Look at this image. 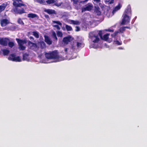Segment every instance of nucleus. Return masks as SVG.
<instances>
[{
    "label": "nucleus",
    "instance_id": "1",
    "mask_svg": "<svg viewBox=\"0 0 147 147\" xmlns=\"http://www.w3.org/2000/svg\"><path fill=\"white\" fill-rule=\"evenodd\" d=\"M119 32L118 31H116L113 34H111L110 37L109 36L110 34H107L104 35L102 37L101 32L100 31H95L89 33V37L92 41L94 43H97L99 41L100 39L99 36H100L102 39L110 42L113 40L112 38H115Z\"/></svg>",
    "mask_w": 147,
    "mask_h": 147
},
{
    "label": "nucleus",
    "instance_id": "2",
    "mask_svg": "<svg viewBox=\"0 0 147 147\" xmlns=\"http://www.w3.org/2000/svg\"><path fill=\"white\" fill-rule=\"evenodd\" d=\"M131 16V7L128 6L123 15V19L121 23L122 25H125L129 22Z\"/></svg>",
    "mask_w": 147,
    "mask_h": 147
},
{
    "label": "nucleus",
    "instance_id": "3",
    "mask_svg": "<svg viewBox=\"0 0 147 147\" xmlns=\"http://www.w3.org/2000/svg\"><path fill=\"white\" fill-rule=\"evenodd\" d=\"M45 57L47 59H53V61L51 62H57L62 60L56 51L46 53L45 54Z\"/></svg>",
    "mask_w": 147,
    "mask_h": 147
},
{
    "label": "nucleus",
    "instance_id": "4",
    "mask_svg": "<svg viewBox=\"0 0 147 147\" xmlns=\"http://www.w3.org/2000/svg\"><path fill=\"white\" fill-rule=\"evenodd\" d=\"M84 46V44L82 40H77L76 43H74L71 47L73 51L76 50L78 49L82 48Z\"/></svg>",
    "mask_w": 147,
    "mask_h": 147
},
{
    "label": "nucleus",
    "instance_id": "5",
    "mask_svg": "<svg viewBox=\"0 0 147 147\" xmlns=\"http://www.w3.org/2000/svg\"><path fill=\"white\" fill-rule=\"evenodd\" d=\"M8 59L11 61L16 62H20L22 61L21 59L19 57H16L14 54H11L8 58Z\"/></svg>",
    "mask_w": 147,
    "mask_h": 147
},
{
    "label": "nucleus",
    "instance_id": "6",
    "mask_svg": "<svg viewBox=\"0 0 147 147\" xmlns=\"http://www.w3.org/2000/svg\"><path fill=\"white\" fill-rule=\"evenodd\" d=\"M19 45V48L20 50H24L25 49L26 47L23 46V45L26 43L25 40H22L19 39L18 38L16 39Z\"/></svg>",
    "mask_w": 147,
    "mask_h": 147
},
{
    "label": "nucleus",
    "instance_id": "7",
    "mask_svg": "<svg viewBox=\"0 0 147 147\" xmlns=\"http://www.w3.org/2000/svg\"><path fill=\"white\" fill-rule=\"evenodd\" d=\"M11 11L15 14H22L25 13L24 9L23 8L20 9L17 7L13 8L11 10Z\"/></svg>",
    "mask_w": 147,
    "mask_h": 147
},
{
    "label": "nucleus",
    "instance_id": "8",
    "mask_svg": "<svg viewBox=\"0 0 147 147\" xmlns=\"http://www.w3.org/2000/svg\"><path fill=\"white\" fill-rule=\"evenodd\" d=\"M13 5L15 7L25 6V4L22 3L21 0H13Z\"/></svg>",
    "mask_w": 147,
    "mask_h": 147
},
{
    "label": "nucleus",
    "instance_id": "9",
    "mask_svg": "<svg viewBox=\"0 0 147 147\" xmlns=\"http://www.w3.org/2000/svg\"><path fill=\"white\" fill-rule=\"evenodd\" d=\"M93 8V5L90 3H88L86 5L85 7L82 8V11L83 12L86 11H90Z\"/></svg>",
    "mask_w": 147,
    "mask_h": 147
},
{
    "label": "nucleus",
    "instance_id": "10",
    "mask_svg": "<svg viewBox=\"0 0 147 147\" xmlns=\"http://www.w3.org/2000/svg\"><path fill=\"white\" fill-rule=\"evenodd\" d=\"M73 2L74 5L75 7L77 9H78L80 7L81 5L80 3L82 1L80 0H71Z\"/></svg>",
    "mask_w": 147,
    "mask_h": 147
},
{
    "label": "nucleus",
    "instance_id": "11",
    "mask_svg": "<svg viewBox=\"0 0 147 147\" xmlns=\"http://www.w3.org/2000/svg\"><path fill=\"white\" fill-rule=\"evenodd\" d=\"M9 41V40L7 38H0V44L3 46H7Z\"/></svg>",
    "mask_w": 147,
    "mask_h": 147
},
{
    "label": "nucleus",
    "instance_id": "12",
    "mask_svg": "<svg viewBox=\"0 0 147 147\" xmlns=\"http://www.w3.org/2000/svg\"><path fill=\"white\" fill-rule=\"evenodd\" d=\"M53 26L54 27L56 28L57 29L60 30V27L59 26H61L62 24L59 21H53Z\"/></svg>",
    "mask_w": 147,
    "mask_h": 147
},
{
    "label": "nucleus",
    "instance_id": "13",
    "mask_svg": "<svg viewBox=\"0 0 147 147\" xmlns=\"http://www.w3.org/2000/svg\"><path fill=\"white\" fill-rule=\"evenodd\" d=\"M28 45L30 47L31 49L34 51H36L38 49V47L36 44L32 43L31 42H29Z\"/></svg>",
    "mask_w": 147,
    "mask_h": 147
},
{
    "label": "nucleus",
    "instance_id": "14",
    "mask_svg": "<svg viewBox=\"0 0 147 147\" xmlns=\"http://www.w3.org/2000/svg\"><path fill=\"white\" fill-rule=\"evenodd\" d=\"M73 39V38L70 36L64 38L63 40V42L64 44L67 45Z\"/></svg>",
    "mask_w": 147,
    "mask_h": 147
},
{
    "label": "nucleus",
    "instance_id": "15",
    "mask_svg": "<svg viewBox=\"0 0 147 147\" xmlns=\"http://www.w3.org/2000/svg\"><path fill=\"white\" fill-rule=\"evenodd\" d=\"M1 26L2 27L5 26L9 23V21L7 19H2L0 20Z\"/></svg>",
    "mask_w": 147,
    "mask_h": 147
},
{
    "label": "nucleus",
    "instance_id": "16",
    "mask_svg": "<svg viewBox=\"0 0 147 147\" xmlns=\"http://www.w3.org/2000/svg\"><path fill=\"white\" fill-rule=\"evenodd\" d=\"M122 6V5L119 3L118 5L116 6L114 9L112 11V13L113 14L116 11L119 9Z\"/></svg>",
    "mask_w": 147,
    "mask_h": 147
},
{
    "label": "nucleus",
    "instance_id": "17",
    "mask_svg": "<svg viewBox=\"0 0 147 147\" xmlns=\"http://www.w3.org/2000/svg\"><path fill=\"white\" fill-rule=\"evenodd\" d=\"M45 38V42L48 45H50L52 44V41L51 40L50 38L48 36H44Z\"/></svg>",
    "mask_w": 147,
    "mask_h": 147
},
{
    "label": "nucleus",
    "instance_id": "18",
    "mask_svg": "<svg viewBox=\"0 0 147 147\" xmlns=\"http://www.w3.org/2000/svg\"><path fill=\"white\" fill-rule=\"evenodd\" d=\"M7 6L6 3H3L0 5V13L3 11Z\"/></svg>",
    "mask_w": 147,
    "mask_h": 147
},
{
    "label": "nucleus",
    "instance_id": "19",
    "mask_svg": "<svg viewBox=\"0 0 147 147\" xmlns=\"http://www.w3.org/2000/svg\"><path fill=\"white\" fill-rule=\"evenodd\" d=\"M69 22L70 24L76 25H79L80 24V22L78 20H69Z\"/></svg>",
    "mask_w": 147,
    "mask_h": 147
},
{
    "label": "nucleus",
    "instance_id": "20",
    "mask_svg": "<svg viewBox=\"0 0 147 147\" xmlns=\"http://www.w3.org/2000/svg\"><path fill=\"white\" fill-rule=\"evenodd\" d=\"M23 60L27 61H30V58L29 57V55L26 54H24L23 55Z\"/></svg>",
    "mask_w": 147,
    "mask_h": 147
},
{
    "label": "nucleus",
    "instance_id": "21",
    "mask_svg": "<svg viewBox=\"0 0 147 147\" xmlns=\"http://www.w3.org/2000/svg\"><path fill=\"white\" fill-rule=\"evenodd\" d=\"M45 11L49 14H53L55 13V11L54 10L47 9L45 10Z\"/></svg>",
    "mask_w": 147,
    "mask_h": 147
},
{
    "label": "nucleus",
    "instance_id": "22",
    "mask_svg": "<svg viewBox=\"0 0 147 147\" xmlns=\"http://www.w3.org/2000/svg\"><path fill=\"white\" fill-rule=\"evenodd\" d=\"M28 17L29 18H38V16L36 14L31 13L28 14Z\"/></svg>",
    "mask_w": 147,
    "mask_h": 147
},
{
    "label": "nucleus",
    "instance_id": "23",
    "mask_svg": "<svg viewBox=\"0 0 147 147\" xmlns=\"http://www.w3.org/2000/svg\"><path fill=\"white\" fill-rule=\"evenodd\" d=\"M2 51L3 52V54L4 55H7L9 52V51L7 49H2Z\"/></svg>",
    "mask_w": 147,
    "mask_h": 147
},
{
    "label": "nucleus",
    "instance_id": "24",
    "mask_svg": "<svg viewBox=\"0 0 147 147\" xmlns=\"http://www.w3.org/2000/svg\"><path fill=\"white\" fill-rule=\"evenodd\" d=\"M33 35L36 38H38L39 37L38 33L37 31H34L32 32Z\"/></svg>",
    "mask_w": 147,
    "mask_h": 147
},
{
    "label": "nucleus",
    "instance_id": "25",
    "mask_svg": "<svg viewBox=\"0 0 147 147\" xmlns=\"http://www.w3.org/2000/svg\"><path fill=\"white\" fill-rule=\"evenodd\" d=\"M57 1V0H47L46 1V2L48 4H50L55 2Z\"/></svg>",
    "mask_w": 147,
    "mask_h": 147
},
{
    "label": "nucleus",
    "instance_id": "26",
    "mask_svg": "<svg viewBox=\"0 0 147 147\" xmlns=\"http://www.w3.org/2000/svg\"><path fill=\"white\" fill-rule=\"evenodd\" d=\"M52 35L54 39H55L56 40H57V38L56 36V33L54 31L52 32Z\"/></svg>",
    "mask_w": 147,
    "mask_h": 147
},
{
    "label": "nucleus",
    "instance_id": "27",
    "mask_svg": "<svg viewBox=\"0 0 147 147\" xmlns=\"http://www.w3.org/2000/svg\"><path fill=\"white\" fill-rule=\"evenodd\" d=\"M36 1L39 3L45 4L46 2L44 0H36Z\"/></svg>",
    "mask_w": 147,
    "mask_h": 147
},
{
    "label": "nucleus",
    "instance_id": "28",
    "mask_svg": "<svg viewBox=\"0 0 147 147\" xmlns=\"http://www.w3.org/2000/svg\"><path fill=\"white\" fill-rule=\"evenodd\" d=\"M114 43L115 44H117L119 45H120L121 44V42H119L117 40H114Z\"/></svg>",
    "mask_w": 147,
    "mask_h": 147
},
{
    "label": "nucleus",
    "instance_id": "29",
    "mask_svg": "<svg viewBox=\"0 0 147 147\" xmlns=\"http://www.w3.org/2000/svg\"><path fill=\"white\" fill-rule=\"evenodd\" d=\"M65 28L68 31H71L72 30V28L70 26L67 25L65 26Z\"/></svg>",
    "mask_w": 147,
    "mask_h": 147
},
{
    "label": "nucleus",
    "instance_id": "30",
    "mask_svg": "<svg viewBox=\"0 0 147 147\" xmlns=\"http://www.w3.org/2000/svg\"><path fill=\"white\" fill-rule=\"evenodd\" d=\"M8 42V46L9 47L11 48L14 46V44L13 42L9 41Z\"/></svg>",
    "mask_w": 147,
    "mask_h": 147
},
{
    "label": "nucleus",
    "instance_id": "31",
    "mask_svg": "<svg viewBox=\"0 0 147 147\" xmlns=\"http://www.w3.org/2000/svg\"><path fill=\"white\" fill-rule=\"evenodd\" d=\"M57 36L58 37H61L62 36L63 34H62V32H61L60 31H57Z\"/></svg>",
    "mask_w": 147,
    "mask_h": 147
},
{
    "label": "nucleus",
    "instance_id": "32",
    "mask_svg": "<svg viewBox=\"0 0 147 147\" xmlns=\"http://www.w3.org/2000/svg\"><path fill=\"white\" fill-rule=\"evenodd\" d=\"M40 44L42 48H43L45 47V44L43 41L41 42H40Z\"/></svg>",
    "mask_w": 147,
    "mask_h": 147
},
{
    "label": "nucleus",
    "instance_id": "33",
    "mask_svg": "<svg viewBox=\"0 0 147 147\" xmlns=\"http://www.w3.org/2000/svg\"><path fill=\"white\" fill-rule=\"evenodd\" d=\"M125 30L124 27L121 28L119 29V32L121 33L123 32Z\"/></svg>",
    "mask_w": 147,
    "mask_h": 147
},
{
    "label": "nucleus",
    "instance_id": "34",
    "mask_svg": "<svg viewBox=\"0 0 147 147\" xmlns=\"http://www.w3.org/2000/svg\"><path fill=\"white\" fill-rule=\"evenodd\" d=\"M62 3H63L62 2H60L59 3L56 2L55 3V5L59 7L61 6V5L62 4Z\"/></svg>",
    "mask_w": 147,
    "mask_h": 147
},
{
    "label": "nucleus",
    "instance_id": "35",
    "mask_svg": "<svg viewBox=\"0 0 147 147\" xmlns=\"http://www.w3.org/2000/svg\"><path fill=\"white\" fill-rule=\"evenodd\" d=\"M18 22L20 24H23V22L21 19H19L18 20Z\"/></svg>",
    "mask_w": 147,
    "mask_h": 147
},
{
    "label": "nucleus",
    "instance_id": "36",
    "mask_svg": "<svg viewBox=\"0 0 147 147\" xmlns=\"http://www.w3.org/2000/svg\"><path fill=\"white\" fill-rule=\"evenodd\" d=\"M75 30L76 31H78L80 30V28L78 26H76V27Z\"/></svg>",
    "mask_w": 147,
    "mask_h": 147
},
{
    "label": "nucleus",
    "instance_id": "37",
    "mask_svg": "<svg viewBox=\"0 0 147 147\" xmlns=\"http://www.w3.org/2000/svg\"><path fill=\"white\" fill-rule=\"evenodd\" d=\"M94 1L97 3H99L100 2V0H94Z\"/></svg>",
    "mask_w": 147,
    "mask_h": 147
},
{
    "label": "nucleus",
    "instance_id": "38",
    "mask_svg": "<svg viewBox=\"0 0 147 147\" xmlns=\"http://www.w3.org/2000/svg\"><path fill=\"white\" fill-rule=\"evenodd\" d=\"M113 3V0H111V1L109 3L110 4H111Z\"/></svg>",
    "mask_w": 147,
    "mask_h": 147
},
{
    "label": "nucleus",
    "instance_id": "39",
    "mask_svg": "<svg viewBox=\"0 0 147 147\" xmlns=\"http://www.w3.org/2000/svg\"><path fill=\"white\" fill-rule=\"evenodd\" d=\"M76 56H75V57H72V58H71L70 59H69V60H70V59H74V58H76Z\"/></svg>",
    "mask_w": 147,
    "mask_h": 147
},
{
    "label": "nucleus",
    "instance_id": "40",
    "mask_svg": "<svg viewBox=\"0 0 147 147\" xmlns=\"http://www.w3.org/2000/svg\"><path fill=\"white\" fill-rule=\"evenodd\" d=\"M68 49L67 48H65V52H67V51H68Z\"/></svg>",
    "mask_w": 147,
    "mask_h": 147
},
{
    "label": "nucleus",
    "instance_id": "41",
    "mask_svg": "<svg viewBox=\"0 0 147 147\" xmlns=\"http://www.w3.org/2000/svg\"><path fill=\"white\" fill-rule=\"evenodd\" d=\"M108 31H109V32H113V30H110V29H109L108 30Z\"/></svg>",
    "mask_w": 147,
    "mask_h": 147
},
{
    "label": "nucleus",
    "instance_id": "42",
    "mask_svg": "<svg viewBox=\"0 0 147 147\" xmlns=\"http://www.w3.org/2000/svg\"><path fill=\"white\" fill-rule=\"evenodd\" d=\"M110 0H105V1L106 2H108Z\"/></svg>",
    "mask_w": 147,
    "mask_h": 147
},
{
    "label": "nucleus",
    "instance_id": "43",
    "mask_svg": "<svg viewBox=\"0 0 147 147\" xmlns=\"http://www.w3.org/2000/svg\"><path fill=\"white\" fill-rule=\"evenodd\" d=\"M124 28H125H125H129V27H127V26H126V27H124Z\"/></svg>",
    "mask_w": 147,
    "mask_h": 147
},
{
    "label": "nucleus",
    "instance_id": "44",
    "mask_svg": "<svg viewBox=\"0 0 147 147\" xmlns=\"http://www.w3.org/2000/svg\"><path fill=\"white\" fill-rule=\"evenodd\" d=\"M119 49H123L121 47H119Z\"/></svg>",
    "mask_w": 147,
    "mask_h": 147
},
{
    "label": "nucleus",
    "instance_id": "45",
    "mask_svg": "<svg viewBox=\"0 0 147 147\" xmlns=\"http://www.w3.org/2000/svg\"><path fill=\"white\" fill-rule=\"evenodd\" d=\"M30 38L31 39H33V38L32 37H30Z\"/></svg>",
    "mask_w": 147,
    "mask_h": 147
},
{
    "label": "nucleus",
    "instance_id": "46",
    "mask_svg": "<svg viewBox=\"0 0 147 147\" xmlns=\"http://www.w3.org/2000/svg\"><path fill=\"white\" fill-rule=\"evenodd\" d=\"M93 47L94 48H95L96 47L95 46H93L92 47Z\"/></svg>",
    "mask_w": 147,
    "mask_h": 147
}]
</instances>
